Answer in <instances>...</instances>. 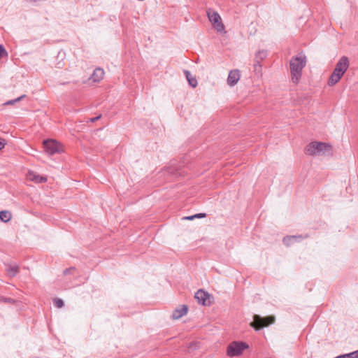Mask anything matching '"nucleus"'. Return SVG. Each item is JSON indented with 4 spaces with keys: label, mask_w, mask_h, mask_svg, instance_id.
I'll list each match as a JSON object with an SVG mask.
<instances>
[{
    "label": "nucleus",
    "mask_w": 358,
    "mask_h": 358,
    "mask_svg": "<svg viewBox=\"0 0 358 358\" xmlns=\"http://www.w3.org/2000/svg\"><path fill=\"white\" fill-rule=\"evenodd\" d=\"M188 308L185 305H182L181 307L176 309L172 314V317L173 319H179L182 316L185 315L187 313Z\"/></svg>",
    "instance_id": "obj_11"
},
{
    "label": "nucleus",
    "mask_w": 358,
    "mask_h": 358,
    "mask_svg": "<svg viewBox=\"0 0 358 358\" xmlns=\"http://www.w3.org/2000/svg\"><path fill=\"white\" fill-rule=\"evenodd\" d=\"M240 79V72L238 70H232L229 72L227 78V83L230 86L235 85Z\"/></svg>",
    "instance_id": "obj_10"
},
{
    "label": "nucleus",
    "mask_w": 358,
    "mask_h": 358,
    "mask_svg": "<svg viewBox=\"0 0 358 358\" xmlns=\"http://www.w3.org/2000/svg\"><path fill=\"white\" fill-rule=\"evenodd\" d=\"M6 141L3 139L0 138V150L4 148Z\"/></svg>",
    "instance_id": "obj_24"
},
{
    "label": "nucleus",
    "mask_w": 358,
    "mask_h": 358,
    "mask_svg": "<svg viewBox=\"0 0 358 358\" xmlns=\"http://www.w3.org/2000/svg\"><path fill=\"white\" fill-rule=\"evenodd\" d=\"M275 321L273 316H268L262 317L259 315H255L253 317V322L250 323V325L254 327L256 330H259L263 327H267L271 324H273Z\"/></svg>",
    "instance_id": "obj_4"
},
{
    "label": "nucleus",
    "mask_w": 358,
    "mask_h": 358,
    "mask_svg": "<svg viewBox=\"0 0 358 358\" xmlns=\"http://www.w3.org/2000/svg\"><path fill=\"white\" fill-rule=\"evenodd\" d=\"M266 56V52L265 51H259L256 57L257 59L263 60Z\"/></svg>",
    "instance_id": "obj_19"
},
{
    "label": "nucleus",
    "mask_w": 358,
    "mask_h": 358,
    "mask_svg": "<svg viewBox=\"0 0 358 358\" xmlns=\"http://www.w3.org/2000/svg\"><path fill=\"white\" fill-rule=\"evenodd\" d=\"M19 267L15 264H10L7 266L6 271L8 275L11 277H14L18 273Z\"/></svg>",
    "instance_id": "obj_14"
},
{
    "label": "nucleus",
    "mask_w": 358,
    "mask_h": 358,
    "mask_svg": "<svg viewBox=\"0 0 358 358\" xmlns=\"http://www.w3.org/2000/svg\"><path fill=\"white\" fill-rule=\"evenodd\" d=\"M103 76H104L103 70L102 69H101V68H96L94 71V72H93L90 79L94 83H97V82H99L101 80L103 79Z\"/></svg>",
    "instance_id": "obj_13"
},
{
    "label": "nucleus",
    "mask_w": 358,
    "mask_h": 358,
    "mask_svg": "<svg viewBox=\"0 0 358 358\" xmlns=\"http://www.w3.org/2000/svg\"><path fill=\"white\" fill-rule=\"evenodd\" d=\"M330 145L321 142H312L306 148V153L309 155H326L331 152Z\"/></svg>",
    "instance_id": "obj_3"
},
{
    "label": "nucleus",
    "mask_w": 358,
    "mask_h": 358,
    "mask_svg": "<svg viewBox=\"0 0 358 358\" xmlns=\"http://www.w3.org/2000/svg\"><path fill=\"white\" fill-rule=\"evenodd\" d=\"M306 64V57L302 53L291 59L289 66L292 74V80L294 83L296 84L299 83L301 77L302 69L305 67Z\"/></svg>",
    "instance_id": "obj_1"
},
{
    "label": "nucleus",
    "mask_w": 358,
    "mask_h": 358,
    "mask_svg": "<svg viewBox=\"0 0 358 358\" xmlns=\"http://www.w3.org/2000/svg\"><path fill=\"white\" fill-rule=\"evenodd\" d=\"M206 215L205 213H198V214H195L194 215L185 217L184 219L185 220H192L194 218H203V217H205Z\"/></svg>",
    "instance_id": "obj_18"
},
{
    "label": "nucleus",
    "mask_w": 358,
    "mask_h": 358,
    "mask_svg": "<svg viewBox=\"0 0 358 358\" xmlns=\"http://www.w3.org/2000/svg\"><path fill=\"white\" fill-rule=\"evenodd\" d=\"M247 348L248 345L245 343L234 341L228 345L227 353L229 357L239 356Z\"/></svg>",
    "instance_id": "obj_5"
},
{
    "label": "nucleus",
    "mask_w": 358,
    "mask_h": 358,
    "mask_svg": "<svg viewBox=\"0 0 358 358\" xmlns=\"http://www.w3.org/2000/svg\"><path fill=\"white\" fill-rule=\"evenodd\" d=\"M207 15H208V17L210 22L213 24L214 28L218 32H222L224 31V26L223 23L222 22L221 17H220V15L217 12H215L211 9H208L207 10Z\"/></svg>",
    "instance_id": "obj_6"
},
{
    "label": "nucleus",
    "mask_w": 358,
    "mask_h": 358,
    "mask_svg": "<svg viewBox=\"0 0 358 358\" xmlns=\"http://www.w3.org/2000/svg\"><path fill=\"white\" fill-rule=\"evenodd\" d=\"M3 55H7V52L2 45H0V59Z\"/></svg>",
    "instance_id": "obj_21"
},
{
    "label": "nucleus",
    "mask_w": 358,
    "mask_h": 358,
    "mask_svg": "<svg viewBox=\"0 0 358 358\" xmlns=\"http://www.w3.org/2000/svg\"><path fill=\"white\" fill-rule=\"evenodd\" d=\"M185 74L189 85H191L192 87H195L197 85L196 79L192 77L191 73L187 71H185Z\"/></svg>",
    "instance_id": "obj_16"
},
{
    "label": "nucleus",
    "mask_w": 358,
    "mask_h": 358,
    "mask_svg": "<svg viewBox=\"0 0 358 358\" xmlns=\"http://www.w3.org/2000/svg\"><path fill=\"white\" fill-rule=\"evenodd\" d=\"M54 303L58 308H60L64 306V301L60 299H55L54 300Z\"/></svg>",
    "instance_id": "obj_20"
},
{
    "label": "nucleus",
    "mask_w": 358,
    "mask_h": 358,
    "mask_svg": "<svg viewBox=\"0 0 358 358\" xmlns=\"http://www.w3.org/2000/svg\"><path fill=\"white\" fill-rule=\"evenodd\" d=\"M75 270V268L73 267L72 268H66L64 271V274L65 275H69V274H71L72 273V272Z\"/></svg>",
    "instance_id": "obj_23"
},
{
    "label": "nucleus",
    "mask_w": 358,
    "mask_h": 358,
    "mask_svg": "<svg viewBox=\"0 0 358 358\" xmlns=\"http://www.w3.org/2000/svg\"><path fill=\"white\" fill-rule=\"evenodd\" d=\"M5 301H8V302H13V300L11 299H5Z\"/></svg>",
    "instance_id": "obj_25"
},
{
    "label": "nucleus",
    "mask_w": 358,
    "mask_h": 358,
    "mask_svg": "<svg viewBox=\"0 0 358 358\" xmlns=\"http://www.w3.org/2000/svg\"><path fill=\"white\" fill-rule=\"evenodd\" d=\"M43 145L45 151L50 155L55 153H59L62 151V145L55 140L48 139L44 141Z\"/></svg>",
    "instance_id": "obj_7"
},
{
    "label": "nucleus",
    "mask_w": 358,
    "mask_h": 358,
    "mask_svg": "<svg viewBox=\"0 0 358 358\" xmlns=\"http://www.w3.org/2000/svg\"><path fill=\"white\" fill-rule=\"evenodd\" d=\"M304 237H303L301 235L299 236H288L283 238V243L287 246L291 245L294 242H299L302 239H303Z\"/></svg>",
    "instance_id": "obj_12"
},
{
    "label": "nucleus",
    "mask_w": 358,
    "mask_h": 358,
    "mask_svg": "<svg viewBox=\"0 0 358 358\" xmlns=\"http://www.w3.org/2000/svg\"><path fill=\"white\" fill-rule=\"evenodd\" d=\"M349 60L345 56H343L336 65V67L331 75L328 84L330 86L336 84L342 78L349 67Z\"/></svg>",
    "instance_id": "obj_2"
},
{
    "label": "nucleus",
    "mask_w": 358,
    "mask_h": 358,
    "mask_svg": "<svg viewBox=\"0 0 358 358\" xmlns=\"http://www.w3.org/2000/svg\"><path fill=\"white\" fill-rule=\"evenodd\" d=\"M210 295L204 292L203 290L202 289H199V291H197L195 294V299L197 300V301L202 304V305H207L208 304V299L209 298ZM210 303V301H208V303Z\"/></svg>",
    "instance_id": "obj_9"
},
{
    "label": "nucleus",
    "mask_w": 358,
    "mask_h": 358,
    "mask_svg": "<svg viewBox=\"0 0 358 358\" xmlns=\"http://www.w3.org/2000/svg\"><path fill=\"white\" fill-rule=\"evenodd\" d=\"M27 180L33 181L36 183H43L47 181L46 177L41 176L36 172L29 171L27 174Z\"/></svg>",
    "instance_id": "obj_8"
},
{
    "label": "nucleus",
    "mask_w": 358,
    "mask_h": 358,
    "mask_svg": "<svg viewBox=\"0 0 358 358\" xmlns=\"http://www.w3.org/2000/svg\"><path fill=\"white\" fill-rule=\"evenodd\" d=\"M12 214L8 210H2L0 212V220L3 222H8L10 220Z\"/></svg>",
    "instance_id": "obj_15"
},
{
    "label": "nucleus",
    "mask_w": 358,
    "mask_h": 358,
    "mask_svg": "<svg viewBox=\"0 0 358 358\" xmlns=\"http://www.w3.org/2000/svg\"><path fill=\"white\" fill-rule=\"evenodd\" d=\"M101 117V115H99L98 116H96L95 117H92V118L88 119L87 122L93 123V122H96V120H99Z\"/></svg>",
    "instance_id": "obj_22"
},
{
    "label": "nucleus",
    "mask_w": 358,
    "mask_h": 358,
    "mask_svg": "<svg viewBox=\"0 0 358 358\" xmlns=\"http://www.w3.org/2000/svg\"><path fill=\"white\" fill-rule=\"evenodd\" d=\"M25 96H26V95L23 94V95L19 96L18 98H16V99H12V100H9V101L5 102L4 105L5 106L13 105L15 103H17V102L20 101L21 100H22Z\"/></svg>",
    "instance_id": "obj_17"
}]
</instances>
